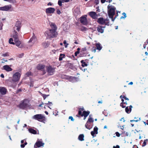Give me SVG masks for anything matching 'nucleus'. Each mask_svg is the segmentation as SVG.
Wrapping results in <instances>:
<instances>
[{
	"instance_id": "1",
	"label": "nucleus",
	"mask_w": 148,
	"mask_h": 148,
	"mask_svg": "<svg viewBox=\"0 0 148 148\" xmlns=\"http://www.w3.org/2000/svg\"><path fill=\"white\" fill-rule=\"evenodd\" d=\"M50 26L52 29L46 31L45 33L46 36L49 38L56 36L57 34V33L56 31L57 27L56 25L54 23H51Z\"/></svg>"
},
{
	"instance_id": "2",
	"label": "nucleus",
	"mask_w": 148,
	"mask_h": 148,
	"mask_svg": "<svg viewBox=\"0 0 148 148\" xmlns=\"http://www.w3.org/2000/svg\"><path fill=\"white\" fill-rule=\"evenodd\" d=\"M108 14L109 18H112L115 14L116 8L114 6L109 5L108 6Z\"/></svg>"
},
{
	"instance_id": "3",
	"label": "nucleus",
	"mask_w": 148,
	"mask_h": 148,
	"mask_svg": "<svg viewBox=\"0 0 148 148\" xmlns=\"http://www.w3.org/2000/svg\"><path fill=\"white\" fill-rule=\"evenodd\" d=\"M13 37L14 39V41L16 45L20 48H22L23 47V45L18 40V34L17 32H14Z\"/></svg>"
},
{
	"instance_id": "4",
	"label": "nucleus",
	"mask_w": 148,
	"mask_h": 148,
	"mask_svg": "<svg viewBox=\"0 0 148 148\" xmlns=\"http://www.w3.org/2000/svg\"><path fill=\"white\" fill-rule=\"evenodd\" d=\"M32 119L36 120L44 123L46 121V118L45 116L41 114H36L32 116Z\"/></svg>"
},
{
	"instance_id": "5",
	"label": "nucleus",
	"mask_w": 148,
	"mask_h": 148,
	"mask_svg": "<svg viewBox=\"0 0 148 148\" xmlns=\"http://www.w3.org/2000/svg\"><path fill=\"white\" fill-rule=\"evenodd\" d=\"M97 22L100 24H105L106 25H109V20L108 18L104 19L102 17H100L97 19Z\"/></svg>"
},
{
	"instance_id": "6",
	"label": "nucleus",
	"mask_w": 148,
	"mask_h": 148,
	"mask_svg": "<svg viewBox=\"0 0 148 148\" xmlns=\"http://www.w3.org/2000/svg\"><path fill=\"white\" fill-rule=\"evenodd\" d=\"M21 74L18 72H15L12 76V81L13 82H16L18 81L21 77Z\"/></svg>"
},
{
	"instance_id": "7",
	"label": "nucleus",
	"mask_w": 148,
	"mask_h": 148,
	"mask_svg": "<svg viewBox=\"0 0 148 148\" xmlns=\"http://www.w3.org/2000/svg\"><path fill=\"white\" fill-rule=\"evenodd\" d=\"M12 6L11 5H5L0 7V10L3 11H11L12 10Z\"/></svg>"
},
{
	"instance_id": "8",
	"label": "nucleus",
	"mask_w": 148,
	"mask_h": 148,
	"mask_svg": "<svg viewBox=\"0 0 148 148\" xmlns=\"http://www.w3.org/2000/svg\"><path fill=\"white\" fill-rule=\"evenodd\" d=\"M37 39L36 36L34 35L31 38L28 42L29 45L30 46H32L36 41Z\"/></svg>"
},
{
	"instance_id": "9",
	"label": "nucleus",
	"mask_w": 148,
	"mask_h": 148,
	"mask_svg": "<svg viewBox=\"0 0 148 148\" xmlns=\"http://www.w3.org/2000/svg\"><path fill=\"white\" fill-rule=\"evenodd\" d=\"M87 15L82 16L80 18L81 23L84 25H86L88 23V21L86 18Z\"/></svg>"
},
{
	"instance_id": "10",
	"label": "nucleus",
	"mask_w": 148,
	"mask_h": 148,
	"mask_svg": "<svg viewBox=\"0 0 148 148\" xmlns=\"http://www.w3.org/2000/svg\"><path fill=\"white\" fill-rule=\"evenodd\" d=\"M55 11V8H49L46 9V13L47 14H53Z\"/></svg>"
},
{
	"instance_id": "11",
	"label": "nucleus",
	"mask_w": 148,
	"mask_h": 148,
	"mask_svg": "<svg viewBox=\"0 0 148 148\" xmlns=\"http://www.w3.org/2000/svg\"><path fill=\"white\" fill-rule=\"evenodd\" d=\"M47 71L48 73L50 75H52L54 72V69L51 66H49L47 69Z\"/></svg>"
},
{
	"instance_id": "12",
	"label": "nucleus",
	"mask_w": 148,
	"mask_h": 148,
	"mask_svg": "<svg viewBox=\"0 0 148 148\" xmlns=\"http://www.w3.org/2000/svg\"><path fill=\"white\" fill-rule=\"evenodd\" d=\"M21 27V23L20 21H17L16 23L15 26L14 27V29L15 31L16 30L19 31ZM15 32V31L14 32Z\"/></svg>"
},
{
	"instance_id": "13",
	"label": "nucleus",
	"mask_w": 148,
	"mask_h": 148,
	"mask_svg": "<svg viewBox=\"0 0 148 148\" xmlns=\"http://www.w3.org/2000/svg\"><path fill=\"white\" fill-rule=\"evenodd\" d=\"M89 111L87 112L86 111H83L82 112H82L80 110H79L78 112V114L79 115H81V116H87L89 114Z\"/></svg>"
},
{
	"instance_id": "14",
	"label": "nucleus",
	"mask_w": 148,
	"mask_h": 148,
	"mask_svg": "<svg viewBox=\"0 0 148 148\" xmlns=\"http://www.w3.org/2000/svg\"><path fill=\"white\" fill-rule=\"evenodd\" d=\"M3 69L4 70L7 72L11 71L12 69L8 65H5L3 66Z\"/></svg>"
},
{
	"instance_id": "15",
	"label": "nucleus",
	"mask_w": 148,
	"mask_h": 148,
	"mask_svg": "<svg viewBox=\"0 0 148 148\" xmlns=\"http://www.w3.org/2000/svg\"><path fill=\"white\" fill-rule=\"evenodd\" d=\"M28 105L26 101H24L23 102L21 103L19 105V107L20 108L24 109L26 108Z\"/></svg>"
},
{
	"instance_id": "16",
	"label": "nucleus",
	"mask_w": 148,
	"mask_h": 148,
	"mask_svg": "<svg viewBox=\"0 0 148 148\" xmlns=\"http://www.w3.org/2000/svg\"><path fill=\"white\" fill-rule=\"evenodd\" d=\"M98 128L95 126L94 127V128L93 131H91V135L93 136V137L95 136L94 135L95 134H97L98 133Z\"/></svg>"
},
{
	"instance_id": "17",
	"label": "nucleus",
	"mask_w": 148,
	"mask_h": 148,
	"mask_svg": "<svg viewBox=\"0 0 148 148\" xmlns=\"http://www.w3.org/2000/svg\"><path fill=\"white\" fill-rule=\"evenodd\" d=\"M0 92L2 95H5L6 92V89L4 87H0Z\"/></svg>"
},
{
	"instance_id": "18",
	"label": "nucleus",
	"mask_w": 148,
	"mask_h": 148,
	"mask_svg": "<svg viewBox=\"0 0 148 148\" xmlns=\"http://www.w3.org/2000/svg\"><path fill=\"white\" fill-rule=\"evenodd\" d=\"M73 0H59L58 1V4L60 6H62V3H67L69 2L70 1Z\"/></svg>"
},
{
	"instance_id": "19",
	"label": "nucleus",
	"mask_w": 148,
	"mask_h": 148,
	"mask_svg": "<svg viewBox=\"0 0 148 148\" xmlns=\"http://www.w3.org/2000/svg\"><path fill=\"white\" fill-rule=\"evenodd\" d=\"M89 15L93 19L96 18L97 16L96 13L94 12H90L89 13Z\"/></svg>"
},
{
	"instance_id": "20",
	"label": "nucleus",
	"mask_w": 148,
	"mask_h": 148,
	"mask_svg": "<svg viewBox=\"0 0 148 148\" xmlns=\"http://www.w3.org/2000/svg\"><path fill=\"white\" fill-rule=\"evenodd\" d=\"M35 145L38 147H40L41 146H44V143L40 141H37L35 143Z\"/></svg>"
},
{
	"instance_id": "21",
	"label": "nucleus",
	"mask_w": 148,
	"mask_h": 148,
	"mask_svg": "<svg viewBox=\"0 0 148 148\" xmlns=\"http://www.w3.org/2000/svg\"><path fill=\"white\" fill-rule=\"evenodd\" d=\"M96 48L99 51L101 50L102 49V46L99 43H97L95 44Z\"/></svg>"
},
{
	"instance_id": "22",
	"label": "nucleus",
	"mask_w": 148,
	"mask_h": 148,
	"mask_svg": "<svg viewBox=\"0 0 148 148\" xmlns=\"http://www.w3.org/2000/svg\"><path fill=\"white\" fill-rule=\"evenodd\" d=\"M132 107L131 105L130 106L129 108L128 107H126L125 109L126 112L128 113H130L131 111Z\"/></svg>"
},
{
	"instance_id": "23",
	"label": "nucleus",
	"mask_w": 148,
	"mask_h": 148,
	"mask_svg": "<svg viewBox=\"0 0 148 148\" xmlns=\"http://www.w3.org/2000/svg\"><path fill=\"white\" fill-rule=\"evenodd\" d=\"M102 27L101 26H99L97 27V31L99 32L102 33H103L104 30L102 29Z\"/></svg>"
},
{
	"instance_id": "24",
	"label": "nucleus",
	"mask_w": 148,
	"mask_h": 148,
	"mask_svg": "<svg viewBox=\"0 0 148 148\" xmlns=\"http://www.w3.org/2000/svg\"><path fill=\"white\" fill-rule=\"evenodd\" d=\"M45 66L43 64H39L37 66V69L39 70H41L43 69L44 68Z\"/></svg>"
},
{
	"instance_id": "25",
	"label": "nucleus",
	"mask_w": 148,
	"mask_h": 148,
	"mask_svg": "<svg viewBox=\"0 0 148 148\" xmlns=\"http://www.w3.org/2000/svg\"><path fill=\"white\" fill-rule=\"evenodd\" d=\"M84 134H81L79 136L78 139L79 140L82 141L84 140Z\"/></svg>"
},
{
	"instance_id": "26",
	"label": "nucleus",
	"mask_w": 148,
	"mask_h": 148,
	"mask_svg": "<svg viewBox=\"0 0 148 148\" xmlns=\"http://www.w3.org/2000/svg\"><path fill=\"white\" fill-rule=\"evenodd\" d=\"M28 130L29 132L33 134H36V131L32 129H29Z\"/></svg>"
},
{
	"instance_id": "27",
	"label": "nucleus",
	"mask_w": 148,
	"mask_h": 148,
	"mask_svg": "<svg viewBox=\"0 0 148 148\" xmlns=\"http://www.w3.org/2000/svg\"><path fill=\"white\" fill-rule=\"evenodd\" d=\"M85 127L86 128L89 130H90L92 128V127H91L89 125V123H86L85 124Z\"/></svg>"
},
{
	"instance_id": "28",
	"label": "nucleus",
	"mask_w": 148,
	"mask_h": 148,
	"mask_svg": "<svg viewBox=\"0 0 148 148\" xmlns=\"http://www.w3.org/2000/svg\"><path fill=\"white\" fill-rule=\"evenodd\" d=\"M65 56V55L64 54H60L59 58V61H61L62 60V59Z\"/></svg>"
},
{
	"instance_id": "29",
	"label": "nucleus",
	"mask_w": 148,
	"mask_h": 148,
	"mask_svg": "<svg viewBox=\"0 0 148 148\" xmlns=\"http://www.w3.org/2000/svg\"><path fill=\"white\" fill-rule=\"evenodd\" d=\"M90 118H89L88 121H87V123H90V122H93L94 121V120L91 117H90Z\"/></svg>"
},
{
	"instance_id": "30",
	"label": "nucleus",
	"mask_w": 148,
	"mask_h": 148,
	"mask_svg": "<svg viewBox=\"0 0 148 148\" xmlns=\"http://www.w3.org/2000/svg\"><path fill=\"white\" fill-rule=\"evenodd\" d=\"M45 104L46 105H48V107L50 109H51V108H50V106H51L53 105V103H52V102L49 101L48 103H45Z\"/></svg>"
},
{
	"instance_id": "31",
	"label": "nucleus",
	"mask_w": 148,
	"mask_h": 148,
	"mask_svg": "<svg viewBox=\"0 0 148 148\" xmlns=\"http://www.w3.org/2000/svg\"><path fill=\"white\" fill-rule=\"evenodd\" d=\"M4 1H8L11 3H16V0H4Z\"/></svg>"
},
{
	"instance_id": "32",
	"label": "nucleus",
	"mask_w": 148,
	"mask_h": 148,
	"mask_svg": "<svg viewBox=\"0 0 148 148\" xmlns=\"http://www.w3.org/2000/svg\"><path fill=\"white\" fill-rule=\"evenodd\" d=\"M148 139H146V140H145L144 141V142L142 146L143 147L145 146L146 145V143H147V142H148Z\"/></svg>"
},
{
	"instance_id": "33",
	"label": "nucleus",
	"mask_w": 148,
	"mask_h": 148,
	"mask_svg": "<svg viewBox=\"0 0 148 148\" xmlns=\"http://www.w3.org/2000/svg\"><path fill=\"white\" fill-rule=\"evenodd\" d=\"M13 40L12 38H10L9 41V43L12 44L14 45L15 43L14 42H13Z\"/></svg>"
},
{
	"instance_id": "34",
	"label": "nucleus",
	"mask_w": 148,
	"mask_h": 148,
	"mask_svg": "<svg viewBox=\"0 0 148 148\" xmlns=\"http://www.w3.org/2000/svg\"><path fill=\"white\" fill-rule=\"evenodd\" d=\"M127 104V103L126 102H122L120 104V106L122 107L123 108H125V107H126V106H124V104Z\"/></svg>"
},
{
	"instance_id": "35",
	"label": "nucleus",
	"mask_w": 148,
	"mask_h": 148,
	"mask_svg": "<svg viewBox=\"0 0 148 148\" xmlns=\"http://www.w3.org/2000/svg\"><path fill=\"white\" fill-rule=\"evenodd\" d=\"M43 46L45 47L46 48L48 46V44L46 42L43 43L42 44Z\"/></svg>"
},
{
	"instance_id": "36",
	"label": "nucleus",
	"mask_w": 148,
	"mask_h": 148,
	"mask_svg": "<svg viewBox=\"0 0 148 148\" xmlns=\"http://www.w3.org/2000/svg\"><path fill=\"white\" fill-rule=\"evenodd\" d=\"M63 43L65 45V47L66 48L67 47V46L68 45V44L66 43V41L64 40L63 42Z\"/></svg>"
},
{
	"instance_id": "37",
	"label": "nucleus",
	"mask_w": 148,
	"mask_h": 148,
	"mask_svg": "<svg viewBox=\"0 0 148 148\" xmlns=\"http://www.w3.org/2000/svg\"><path fill=\"white\" fill-rule=\"evenodd\" d=\"M122 14L123 15L124 17L123 16H122L121 17V19H122V18H125L126 17V14L124 13V12H123Z\"/></svg>"
},
{
	"instance_id": "38",
	"label": "nucleus",
	"mask_w": 148,
	"mask_h": 148,
	"mask_svg": "<svg viewBox=\"0 0 148 148\" xmlns=\"http://www.w3.org/2000/svg\"><path fill=\"white\" fill-rule=\"evenodd\" d=\"M27 144V143L26 142L24 144H21V147L22 148H24L25 146Z\"/></svg>"
},
{
	"instance_id": "39",
	"label": "nucleus",
	"mask_w": 148,
	"mask_h": 148,
	"mask_svg": "<svg viewBox=\"0 0 148 148\" xmlns=\"http://www.w3.org/2000/svg\"><path fill=\"white\" fill-rule=\"evenodd\" d=\"M74 79H75V78L74 77H69V80L70 81L73 82V80Z\"/></svg>"
},
{
	"instance_id": "40",
	"label": "nucleus",
	"mask_w": 148,
	"mask_h": 148,
	"mask_svg": "<svg viewBox=\"0 0 148 148\" xmlns=\"http://www.w3.org/2000/svg\"><path fill=\"white\" fill-rule=\"evenodd\" d=\"M86 30V27H82L81 29L82 31H85Z\"/></svg>"
},
{
	"instance_id": "41",
	"label": "nucleus",
	"mask_w": 148,
	"mask_h": 148,
	"mask_svg": "<svg viewBox=\"0 0 148 148\" xmlns=\"http://www.w3.org/2000/svg\"><path fill=\"white\" fill-rule=\"evenodd\" d=\"M124 96H123L122 95H121L120 97V98L121 99V100L122 102H123L124 101V100L123 99H122V98H124Z\"/></svg>"
},
{
	"instance_id": "42",
	"label": "nucleus",
	"mask_w": 148,
	"mask_h": 148,
	"mask_svg": "<svg viewBox=\"0 0 148 148\" xmlns=\"http://www.w3.org/2000/svg\"><path fill=\"white\" fill-rule=\"evenodd\" d=\"M56 12L57 14H60L61 13V11L58 9L57 10Z\"/></svg>"
},
{
	"instance_id": "43",
	"label": "nucleus",
	"mask_w": 148,
	"mask_h": 148,
	"mask_svg": "<svg viewBox=\"0 0 148 148\" xmlns=\"http://www.w3.org/2000/svg\"><path fill=\"white\" fill-rule=\"evenodd\" d=\"M49 95H42L44 99H45Z\"/></svg>"
},
{
	"instance_id": "44",
	"label": "nucleus",
	"mask_w": 148,
	"mask_h": 148,
	"mask_svg": "<svg viewBox=\"0 0 148 148\" xmlns=\"http://www.w3.org/2000/svg\"><path fill=\"white\" fill-rule=\"evenodd\" d=\"M82 66L83 67H84L85 66H87V64L85 62H84V63H82Z\"/></svg>"
},
{
	"instance_id": "45",
	"label": "nucleus",
	"mask_w": 148,
	"mask_h": 148,
	"mask_svg": "<svg viewBox=\"0 0 148 148\" xmlns=\"http://www.w3.org/2000/svg\"><path fill=\"white\" fill-rule=\"evenodd\" d=\"M31 74V73L30 72H28L26 73V75L27 76H29Z\"/></svg>"
},
{
	"instance_id": "46",
	"label": "nucleus",
	"mask_w": 148,
	"mask_h": 148,
	"mask_svg": "<svg viewBox=\"0 0 148 148\" xmlns=\"http://www.w3.org/2000/svg\"><path fill=\"white\" fill-rule=\"evenodd\" d=\"M3 24L1 22H0V30H1L2 29V27Z\"/></svg>"
},
{
	"instance_id": "47",
	"label": "nucleus",
	"mask_w": 148,
	"mask_h": 148,
	"mask_svg": "<svg viewBox=\"0 0 148 148\" xmlns=\"http://www.w3.org/2000/svg\"><path fill=\"white\" fill-rule=\"evenodd\" d=\"M69 119H70L71 121H74V119H73V117L71 116H70L69 117Z\"/></svg>"
},
{
	"instance_id": "48",
	"label": "nucleus",
	"mask_w": 148,
	"mask_h": 148,
	"mask_svg": "<svg viewBox=\"0 0 148 148\" xmlns=\"http://www.w3.org/2000/svg\"><path fill=\"white\" fill-rule=\"evenodd\" d=\"M2 56L4 57H6L8 56V55L7 53H5L3 54Z\"/></svg>"
},
{
	"instance_id": "49",
	"label": "nucleus",
	"mask_w": 148,
	"mask_h": 148,
	"mask_svg": "<svg viewBox=\"0 0 148 148\" xmlns=\"http://www.w3.org/2000/svg\"><path fill=\"white\" fill-rule=\"evenodd\" d=\"M116 136L118 137H119L120 136V134L118 132H116Z\"/></svg>"
},
{
	"instance_id": "50",
	"label": "nucleus",
	"mask_w": 148,
	"mask_h": 148,
	"mask_svg": "<svg viewBox=\"0 0 148 148\" xmlns=\"http://www.w3.org/2000/svg\"><path fill=\"white\" fill-rule=\"evenodd\" d=\"M79 51H77L75 53V56H76L77 55V54H79Z\"/></svg>"
},
{
	"instance_id": "51",
	"label": "nucleus",
	"mask_w": 148,
	"mask_h": 148,
	"mask_svg": "<svg viewBox=\"0 0 148 148\" xmlns=\"http://www.w3.org/2000/svg\"><path fill=\"white\" fill-rule=\"evenodd\" d=\"M140 118H139L138 120H130V122H132V121H134L137 122V121H140Z\"/></svg>"
},
{
	"instance_id": "52",
	"label": "nucleus",
	"mask_w": 148,
	"mask_h": 148,
	"mask_svg": "<svg viewBox=\"0 0 148 148\" xmlns=\"http://www.w3.org/2000/svg\"><path fill=\"white\" fill-rule=\"evenodd\" d=\"M120 147L118 145H116V146H114L113 148H119Z\"/></svg>"
},
{
	"instance_id": "53",
	"label": "nucleus",
	"mask_w": 148,
	"mask_h": 148,
	"mask_svg": "<svg viewBox=\"0 0 148 148\" xmlns=\"http://www.w3.org/2000/svg\"><path fill=\"white\" fill-rule=\"evenodd\" d=\"M106 0H101V2L102 3H104L106 1Z\"/></svg>"
},
{
	"instance_id": "54",
	"label": "nucleus",
	"mask_w": 148,
	"mask_h": 148,
	"mask_svg": "<svg viewBox=\"0 0 148 148\" xmlns=\"http://www.w3.org/2000/svg\"><path fill=\"white\" fill-rule=\"evenodd\" d=\"M56 50H52V51L53 53H55L56 52Z\"/></svg>"
},
{
	"instance_id": "55",
	"label": "nucleus",
	"mask_w": 148,
	"mask_h": 148,
	"mask_svg": "<svg viewBox=\"0 0 148 148\" xmlns=\"http://www.w3.org/2000/svg\"><path fill=\"white\" fill-rule=\"evenodd\" d=\"M84 110V109L83 108H80L79 109V110H80L81 112H82V111H83Z\"/></svg>"
},
{
	"instance_id": "56",
	"label": "nucleus",
	"mask_w": 148,
	"mask_h": 148,
	"mask_svg": "<svg viewBox=\"0 0 148 148\" xmlns=\"http://www.w3.org/2000/svg\"><path fill=\"white\" fill-rule=\"evenodd\" d=\"M0 76L2 78L4 77V75L3 74H2Z\"/></svg>"
},
{
	"instance_id": "57",
	"label": "nucleus",
	"mask_w": 148,
	"mask_h": 148,
	"mask_svg": "<svg viewBox=\"0 0 148 148\" xmlns=\"http://www.w3.org/2000/svg\"><path fill=\"white\" fill-rule=\"evenodd\" d=\"M112 1V0H107L106 1V2H108L109 3H110Z\"/></svg>"
},
{
	"instance_id": "58",
	"label": "nucleus",
	"mask_w": 148,
	"mask_h": 148,
	"mask_svg": "<svg viewBox=\"0 0 148 148\" xmlns=\"http://www.w3.org/2000/svg\"><path fill=\"white\" fill-rule=\"evenodd\" d=\"M45 103H41L39 105V107H41L42 106V105H44Z\"/></svg>"
},
{
	"instance_id": "59",
	"label": "nucleus",
	"mask_w": 148,
	"mask_h": 148,
	"mask_svg": "<svg viewBox=\"0 0 148 148\" xmlns=\"http://www.w3.org/2000/svg\"><path fill=\"white\" fill-rule=\"evenodd\" d=\"M124 98L126 100H129V99L128 98L125 97V96H124Z\"/></svg>"
},
{
	"instance_id": "60",
	"label": "nucleus",
	"mask_w": 148,
	"mask_h": 148,
	"mask_svg": "<svg viewBox=\"0 0 148 148\" xmlns=\"http://www.w3.org/2000/svg\"><path fill=\"white\" fill-rule=\"evenodd\" d=\"M92 51L94 53H95L96 52V50L95 49H93Z\"/></svg>"
},
{
	"instance_id": "61",
	"label": "nucleus",
	"mask_w": 148,
	"mask_h": 148,
	"mask_svg": "<svg viewBox=\"0 0 148 148\" xmlns=\"http://www.w3.org/2000/svg\"><path fill=\"white\" fill-rule=\"evenodd\" d=\"M48 5H52V4L50 2H49V3H48Z\"/></svg>"
},
{
	"instance_id": "62",
	"label": "nucleus",
	"mask_w": 148,
	"mask_h": 148,
	"mask_svg": "<svg viewBox=\"0 0 148 148\" xmlns=\"http://www.w3.org/2000/svg\"><path fill=\"white\" fill-rule=\"evenodd\" d=\"M102 103V101H99L98 102V103Z\"/></svg>"
},
{
	"instance_id": "63",
	"label": "nucleus",
	"mask_w": 148,
	"mask_h": 148,
	"mask_svg": "<svg viewBox=\"0 0 148 148\" xmlns=\"http://www.w3.org/2000/svg\"><path fill=\"white\" fill-rule=\"evenodd\" d=\"M133 84V83L132 82H130L129 83V84H130V85H132Z\"/></svg>"
},
{
	"instance_id": "64",
	"label": "nucleus",
	"mask_w": 148,
	"mask_h": 148,
	"mask_svg": "<svg viewBox=\"0 0 148 148\" xmlns=\"http://www.w3.org/2000/svg\"><path fill=\"white\" fill-rule=\"evenodd\" d=\"M82 49H83V50H85V51L86 50V48L85 47L84 48H83Z\"/></svg>"
}]
</instances>
